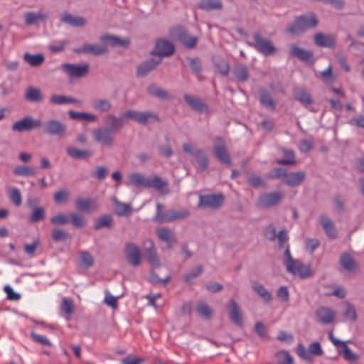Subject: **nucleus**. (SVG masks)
<instances>
[{"mask_svg": "<svg viewBox=\"0 0 364 364\" xmlns=\"http://www.w3.org/2000/svg\"><path fill=\"white\" fill-rule=\"evenodd\" d=\"M132 119L138 124L146 125L151 119L158 122L161 121L159 117L151 112H139L134 109H128L120 117L114 114H107L103 122L107 127H99L92 131L94 141L103 147L111 148L114 145V134L119 132L124 126L125 119Z\"/></svg>", "mask_w": 364, "mask_h": 364, "instance_id": "nucleus-1", "label": "nucleus"}, {"mask_svg": "<svg viewBox=\"0 0 364 364\" xmlns=\"http://www.w3.org/2000/svg\"><path fill=\"white\" fill-rule=\"evenodd\" d=\"M163 205L157 203L156 205V214L154 218L155 223L162 224L166 223H170L173 220L184 219L190 216V212L188 210H167L164 212L162 211Z\"/></svg>", "mask_w": 364, "mask_h": 364, "instance_id": "nucleus-2", "label": "nucleus"}, {"mask_svg": "<svg viewBox=\"0 0 364 364\" xmlns=\"http://www.w3.org/2000/svg\"><path fill=\"white\" fill-rule=\"evenodd\" d=\"M253 43H248L250 46L254 48L261 54L268 56L272 55L276 53V48L272 41L262 36L259 32H255L252 35Z\"/></svg>", "mask_w": 364, "mask_h": 364, "instance_id": "nucleus-3", "label": "nucleus"}, {"mask_svg": "<svg viewBox=\"0 0 364 364\" xmlns=\"http://www.w3.org/2000/svg\"><path fill=\"white\" fill-rule=\"evenodd\" d=\"M284 198V193L279 191L264 193L259 196L257 206L262 209H268L279 205Z\"/></svg>", "mask_w": 364, "mask_h": 364, "instance_id": "nucleus-4", "label": "nucleus"}, {"mask_svg": "<svg viewBox=\"0 0 364 364\" xmlns=\"http://www.w3.org/2000/svg\"><path fill=\"white\" fill-rule=\"evenodd\" d=\"M43 127V122L40 119H36L28 115L23 118L15 122L11 127L14 132L22 133L28 132L35 129H38Z\"/></svg>", "mask_w": 364, "mask_h": 364, "instance_id": "nucleus-5", "label": "nucleus"}, {"mask_svg": "<svg viewBox=\"0 0 364 364\" xmlns=\"http://www.w3.org/2000/svg\"><path fill=\"white\" fill-rule=\"evenodd\" d=\"M170 33L172 37L178 40L183 45L188 48L192 49L196 47L198 43V38L196 36H191L183 26H176L173 28Z\"/></svg>", "mask_w": 364, "mask_h": 364, "instance_id": "nucleus-6", "label": "nucleus"}, {"mask_svg": "<svg viewBox=\"0 0 364 364\" xmlns=\"http://www.w3.org/2000/svg\"><path fill=\"white\" fill-rule=\"evenodd\" d=\"M225 197L223 193L201 195L199 197L198 208L218 209L223 204Z\"/></svg>", "mask_w": 364, "mask_h": 364, "instance_id": "nucleus-7", "label": "nucleus"}, {"mask_svg": "<svg viewBox=\"0 0 364 364\" xmlns=\"http://www.w3.org/2000/svg\"><path fill=\"white\" fill-rule=\"evenodd\" d=\"M90 65L87 63L82 65L63 63L62 70L68 75L70 79L81 78L87 75Z\"/></svg>", "mask_w": 364, "mask_h": 364, "instance_id": "nucleus-8", "label": "nucleus"}, {"mask_svg": "<svg viewBox=\"0 0 364 364\" xmlns=\"http://www.w3.org/2000/svg\"><path fill=\"white\" fill-rule=\"evenodd\" d=\"M43 132L50 136L63 137L67 133V126L57 119H48L43 124Z\"/></svg>", "mask_w": 364, "mask_h": 364, "instance_id": "nucleus-9", "label": "nucleus"}, {"mask_svg": "<svg viewBox=\"0 0 364 364\" xmlns=\"http://www.w3.org/2000/svg\"><path fill=\"white\" fill-rule=\"evenodd\" d=\"M183 151L193 156L197 161L201 171H205L209 166V159L203 149H194L192 144L186 143L183 144Z\"/></svg>", "mask_w": 364, "mask_h": 364, "instance_id": "nucleus-10", "label": "nucleus"}, {"mask_svg": "<svg viewBox=\"0 0 364 364\" xmlns=\"http://www.w3.org/2000/svg\"><path fill=\"white\" fill-rule=\"evenodd\" d=\"M215 141V144L213 147L215 156L221 163L230 165L231 158L224 139L220 136H217Z\"/></svg>", "mask_w": 364, "mask_h": 364, "instance_id": "nucleus-11", "label": "nucleus"}, {"mask_svg": "<svg viewBox=\"0 0 364 364\" xmlns=\"http://www.w3.org/2000/svg\"><path fill=\"white\" fill-rule=\"evenodd\" d=\"M124 252L125 259L130 265L138 267L140 264L141 254L139 247L135 243L127 242Z\"/></svg>", "mask_w": 364, "mask_h": 364, "instance_id": "nucleus-12", "label": "nucleus"}, {"mask_svg": "<svg viewBox=\"0 0 364 364\" xmlns=\"http://www.w3.org/2000/svg\"><path fill=\"white\" fill-rule=\"evenodd\" d=\"M175 52V46L169 41L164 38L156 40L154 49L150 53L151 55L162 57L172 55Z\"/></svg>", "mask_w": 364, "mask_h": 364, "instance_id": "nucleus-13", "label": "nucleus"}, {"mask_svg": "<svg viewBox=\"0 0 364 364\" xmlns=\"http://www.w3.org/2000/svg\"><path fill=\"white\" fill-rule=\"evenodd\" d=\"M289 53L291 56L307 64L312 65L314 63V53L311 50H305L296 45H292L290 47Z\"/></svg>", "mask_w": 364, "mask_h": 364, "instance_id": "nucleus-14", "label": "nucleus"}, {"mask_svg": "<svg viewBox=\"0 0 364 364\" xmlns=\"http://www.w3.org/2000/svg\"><path fill=\"white\" fill-rule=\"evenodd\" d=\"M108 51L109 50L106 46L99 45L97 43H84L81 47L73 50V52L77 54L85 53L93 55H101L107 53Z\"/></svg>", "mask_w": 364, "mask_h": 364, "instance_id": "nucleus-15", "label": "nucleus"}, {"mask_svg": "<svg viewBox=\"0 0 364 364\" xmlns=\"http://www.w3.org/2000/svg\"><path fill=\"white\" fill-rule=\"evenodd\" d=\"M183 99L188 105L196 112L202 114H209L210 108L208 105L203 102V100L198 97H194L190 95H184Z\"/></svg>", "mask_w": 364, "mask_h": 364, "instance_id": "nucleus-16", "label": "nucleus"}, {"mask_svg": "<svg viewBox=\"0 0 364 364\" xmlns=\"http://www.w3.org/2000/svg\"><path fill=\"white\" fill-rule=\"evenodd\" d=\"M314 43L319 47L333 48L336 46L334 35L318 32L314 36Z\"/></svg>", "mask_w": 364, "mask_h": 364, "instance_id": "nucleus-17", "label": "nucleus"}, {"mask_svg": "<svg viewBox=\"0 0 364 364\" xmlns=\"http://www.w3.org/2000/svg\"><path fill=\"white\" fill-rule=\"evenodd\" d=\"M306 178L304 171L287 172L285 180L283 183L289 187H296L300 186Z\"/></svg>", "mask_w": 364, "mask_h": 364, "instance_id": "nucleus-18", "label": "nucleus"}, {"mask_svg": "<svg viewBox=\"0 0 364 364\" xmlns=\"http://www.w3.org/2000/svg\"><path fill=\"white\" fill-rule=\"evenodd\" d=\"M161 58L155 60L154 58H150L147 60L144 61L137 66L136 76L138 77H143L147 75L151 71L156 69V68L161 63Z\"/></svg>", "mask_w": 364, "mask_h": 364, "instance_id": "nucleus-19", "label": "nucleus"}, {"mask_svg": "<svg viewBox=\"0 0 364 364\" xmlns=\"http://www.w3.org/2000/svg\"><path fill=\"white\" fill-rule=\"evenodd\" d=\"M100 40L109 45L112 47H128L130 44V41L127 38L123 39L114 35L105 34L100 36Z\"/></svg>", "mask_w": 364, "mask_h": 364, "instance_id": "nucleus-20", "label": "nucleus"}, {"mask_svg": "<svg viewBox=\"0 0 364 364\" xmlns=\"http://www.w3.org/2000/svg\"><path fill=\"white\" fill-rule=\"evenodd\" d=\"M154 188L161 194H167L169 192L167 181L163 180L158 176H154L152 178H149L146 188Z\"/></svg>", "mask_w": 364, "mask_h": 364, "instance_id": "nucleus-21", "label": "nucleus"}, {"mask_svg": "<svg viewBox=\"0 0 364 364\" xmlns=\"http://www.w3.org/2000/svg\"><path fill=\"white\" fill-rule=\"evenodd\" d=\"M228 314L230 320L237 326H242V318L240 308L237 302L231 299L228 306Z\"/></svg>", "mask_w": 364, "mask_h": 364, "instance_id": "nucleus-22", "label": "nucleus"}, {"mask_svg": "<svg viewBox=\"0 0 364 364\" xmlns=\"http://www.w3.org/2000/svg\"><path fill=\"white\" fill-rule=\"evenodd\" d=\"M149 178L140 173H132L128 176V186H132L136 188H147Z\"/></svg>", "mask_w": 364, "mask_h": 364, "instance_id": "nucleus-23", "label": "nucleus"}, {"mask_svg": "<svg viewBox=\"0 0 364 364\" xmlns=\"http://www.w3.org/2000/svg\"><path fill=\"white\" fill-rule=\"evenodd\" d=\"M339 262L341 267L349 272H355L358 267L357 262L348 252L342 253Z\"/></svg>", "mask_w": 364, "mask_h": 364, "instance_id": "nucleus-24", "label": "nucleus"}, {"mask_svg": "<svg viewBox=\"0 0 364 364\" xmlns=\"http://www.w3.org/2000/svg\"><path fill=\"white\" fill-rule=\"evenodd\" d=\"M293 92L294 98L304 106L311 105L314 102L311 95L304 87H294Z\"/></svg>", "mask_w": 364, "mask_h": 364, "instance_id": "nucleus-25", "label": "nucleus"}, {"mask_svg": "<svg viewBox=\"0 0 364 364\" xmlns=\"http://www.w3.org/2000/svg\"><path fill=\"white\" fill-rule=\"evenodd\" d=\"M316 316L319 322L328 324L333 321L335 313L328 307L321 306L316 310Z\"/></svg>", "mask_w": 364, "mask_h": 364, "instance_id": "nucleus-26", "label": "nucleus"}, {"mask_svg": "<svg viewBox=\"0 0 364 364\" xmlns=\"http://www.w3.org/2000/svg\"><path fill=\"white\" fill-rule=\"evenodd\" d=\"M293 271L289 272L292 274H298L301 279H306L312 275L311 267L304 265L301 261L296 259L293 264Z\"/></svg>", "mask_w": 364, "mask_h": 364, "instance_id": "nucleus-27", "label": "nucleus"}, {"mask_svg": "<svg viewBox=\"0 0 364 364\" xmlns=\"http://www.w3.org/2000/svg\"><path fill=\"white\" fill-rule=\"evenodd\" d=\"M146 92L149 95L161 100H169L171 99V96L166 90L154 83L150 84L147 87Z\"/></svg>", "mask_w": 364, "mask_h": 364, "instance_id": "nucleus-28", "label": "nucleus"}, {"mask_svg": "<svg viewBox=\"0 0 364 364\" xmlns=\"http://www.w3.org/2000/svg\"><path fill=\"white\" fill-rule=\"evenodd\" d=\"M197 7L205 11H220L223 9V4L221 0H200Z\"/></svg>", "mask_w": 364, "mask_h": 364, "instance_id": "nucleus-29", "label": "nucleus"}, {"mask_svg": "<svg viewBox=\"0 0 364 364\" xmlns=\"http://www.w3.org/2000/svg\"><path fill=\"white\" fill-rule=\"evenodd\" d=\"M75 206L80 212H89L97 208V203L94 199L78 198L75 200Z\"/></svg>", "mask_w": 364, "mask_h": 364, "instance_id": "nucleus-30", "label": "nucleus"}, {"mask_svg": "<svg viewBox=\"0 0 364 364\" xmlns=\"http://www.w3.org/2000/svg\"><path fill=\"white\" fill-rule=\"evenodd\" d=\"M320 222L328 238L336 239L337 237V230L333 221L326 216H321Z\"/></svg>", "mask_w": 364, "mask_h": 364, "instance_id": "nucleus-31", "label": "nucleus"}, {"mask_svg": "<svg viewBox=\"0 0 364 364\" xmlns=\"http://www.w3.org/2000/svg\"><path fill=\"white\" fill-rule=\"evenodd\" d=\"M63 23L69 24L74 27H82L86 24V20L78 16H73L71 14L65 13L60 18Z\"/></svg>", "mask_w": 364, "mask_h": 364, "instance_id": "nucleus-32", "label": "nucleus"}, {"mask_svg": "<svg viewBox=\"0 0 364 364\" xmlns=\"http://www.w3.org/2000/svg\"><path fill=\"white\" fill-rule=\"evenodd\" d=\"M303 23L302 17H296L294 21L289 24L286 32L291 36H296L305 32L306 31Z\"/></svg>", "mask_w": 364, "mask_h": 364, "instance_id": "nucleus-33", "label": "nucleus"}, {"mask_svg": "<svg viewBox=\"0 0 364 364\" xmlns=\"http://www.w3.org/2000/svg\"><path fill=\"white\" fill-rule=\"evenodd\" d=\"M24 98L28 102H41L43 100V95L40 89L29 86L26 90Z\"/></svg>", "mask_w": 364, "mask_h": 364, "instance_id": "nucleus-34", "label": "nucleus"}, {"mask_svg": "<svg viewBox=\"0 0 364 364\" xmlns=\"http://www.w3.org/2000/svg\"><path fill=\"white\" fill-rule=\"evenodd\" d=\"M92 107L100 112H107L112 109L110 100L105 98H95L91 101Z\"/></svg>", "mask_w": 364, "mask_h": 364, "instance_id": "nucleus-35", "label": "nucleus"}, {"mask_svg": "<svg viewBox=\"0 0 364 364\" xmlns=\"http://www.w3.org/2000/svg\"><path fill=\"white\" fill-rule=\"evenodd\" d=\"M66 152L70 157L77 160L88 159L92 155V151L90 150H82L73 146L67 147Z\"/></svg>", "mask_w": 364, "mask_h": 364, "instance_id": "nucleus-36", "label": "nucleus"}, {"mask_svg": "<svg viewBox=\"0 0 364 364\" xmlns=\"http://www.w3.org/2000/svg\"><path fill=\"white\" fill-rule=\"evenodd\" d=\"M23 58L28 64L33 67H38L45 61L44 55L41 53L32 55L29 53H26Z\"/></svg>", "mask_w": 364, "mask_h": 364, "instance_id": "nucleus-37", "label": "nucleus"}, {"mask_svg": "<svg viewBox=\"0 0 364 364\" xmlns=\"http://www.w3.org/2000/svg\"><path fill=\"white\" fill-rule=\"evenodd\" d=\"M68 115L70 119L77 121L95 122L97 119V117L94 114L75 112L72 110L68 112Z\"/></svg>", "mask_w": 364, "mask_h": 364, "instance_id": "nucleus-38", "label": "nucleus"}, {"mask_svg": "<svg viewBox=\"0 0 364 364\" xmlns=\"http://www.w3.org/2000/svg\"><path fill=\"white\" fill-rule=\"evenodd\" d=\"M156 235L161 241H164L166 243H170V242L176 241V239L173 231L168 228L162 227L157 229Z\"/></svg>", "mask_w": 364, "mask_h": 364, "instance_id": "nucleus-39", "label": "nucleus"}, {"mask_svg": "<svg viewBox=\"0 0 364 364\" xmlns=\"http://www.w3.org/2000/svg\"><path fill=\"white\" fill-rule=\"evenodd\" d=\"M50 102L53 105H64L68 103L73 104H81L82 102L80 100L67 97L65 95H53L50 98Z\"/></svg>", "mask_w": 364, "mask_h": 364, "instance_id": "nucleus-40", "label": "nucleus"}, {"mask_svg": "<svg viewBox=\"0 0 364 364\" xmlns=\"http://www.w3.org/2000/svg\"><path fill=\"white\" fill-rule=\"evenodd\" d=\"M232 73L236 79L240 82H245L249 77L247 67L244 64L236 65L232 69Z\"/></svg>", "mask_w": 364, "mask_h": 364, "instance_id": "nucleus-41", "label": "nucleus"}, {"mask_svg": "<svg viewBox=\"0 0 364 364\" xmlns=\"http://www.w3.org/2000/svg\"><path fill=\"white\" fill-rule=\"evenodd\" d=\"M259 102L260 103L270 110L275 109V103L271 95V94L265 90H262L259 92Z\"/></svg>", "mask_w": 364, "mask_h": 364, "instance_id": "nucleus-42", "label": "nucleus"}, {"mask_svg": "<svg viewBox=\"0 0 364 364\" xmlns=\"http://www.w3.org/2000/svg\"><path fill=\"white\" fill-rule=\"evenodd\" d=\"M299 17L303 18V25L305 31L316 28L318 24V20L314 13L310 12L304 15H301Z\"/></svg>", "mask_w": 364, "mask_h": 364, "instance_id": "nucleus-43", "label": "nucleus"}, {"mask_svg": "<svg viewBox=\"0 0 364 364\" xmlns=\"http://www.w3.org/2000/svg\"><path fill=\"white\" fill-rule=\"evenodd\" d=\"M112 223L113 219L110 215H103L96 220L94 224V229L97 230L103 228H111Z\"/></svg>", "mask_w": 364, "mask_h": 364, "instance_id": "nucleus-44", "label": "nucleus"}, {"mask_svg": "<svg viewBox=\"0 0 364 364\" xmlns=\"http://www.w3.org/2000/svg\"><path fill=\"white\" fill-rule=\"evenodd\" d=\"M213 63L215 68L217 69L218 72L223 76L228 75L230 67L228 63L219 57H216L213 58Z\"/></svg>", "mask_w": 364, "mask_h": 364, "instance_id": "nucleus-45", "label": "nucleus"}, {"mask_svg": "<svg viewBox=\"0 0 364 364\" xmlns=\"http://www.w3.org/2000/svg\"><path fill=\"white\" fill-rule=\"evenodd\" d=\"M348 341H343V344H341L340 346L342 348L341 350H338V353L342 354L343 358L347 361H357L359 360V355L354 353L351 351V350L347 346L346 343Z\"/></svg>", "mask_w": 364, "mask_h": 364, "instance_id": "nucleus-46", "label": "nucleus"}, {"mask_svg": "<svg viewBox=\"0 0 364 364\" xmlns=\"http://www.w3.org/2000/svg\"><path fill=\"white\" fill-rule=\"evenodd\" d=\"M288 169L285 168H274L272 169L266 177L269 179H280L283 182L285 180Z\"/></svg>", "mask_w": 364, "mask_h": 364, "instance_id": "nucleus-47", "label": "nucleus"}, {"mask_svg": "<svg viewBox=\"0 0 364 364\" xmlns=\"http://www.w3.org/2000/svg\"><path fill=\"white\" fill-rule=\"evenodd\" d=\"M252 289L264 299V301L269 302L272 300V295L270 292L265 289L262 284L256 282L253 284Z\"/></svg>", "mask_w": 364, "mask_h": 364, "instance_id": "nucleus-48", "label": "nucleus"}, {"mask_svg": "<svg viewBox=\"0 0 364 364\" xmlns=\"http://www.w3.org/2000/svg\"><path fill=\"white\" fill-rule=\"evenodd\" d=\"M285 159H277L276 163L279 165H294L296 164L295 154L292 150L283 149Z\"/></svg>", "mask_w": 364, "mask_h": 364, "instance_id": "nucleus-49", "label": "nucleus"}, {"mask_svg": "<svg viewBox=\"0 0 364 364\" xmlns=\"http://www.w3.org/2000/svg\"><path fill=\"white\" fill-rule=\"evenodd\" d=\"M14 173L17 176H31L36 174V171L33 167L18 166L14 169Z\"/></svg>", "mask_w": 364, "mask_h": 364, "instance_id": "nucleus-50", "label": "nucleus"}, {"mask_svg": "<svg viewBox=\"0 0 364 364\" xmlns=\"http://www.w3.org/2000/svg\"><path fill=\"white\" fill-rule=\"evenodd\" d=\"M188 65L192 72L196 76H199L202 71V63L199 58H187Z\"/></svg>", "mask_w": 364, "mask_h": 364, "instance_id": "nucleus-51", "label": "nucleus"}, {"mask_svg": "<svg viewBox=\"0 0 364 364\" xmlns=\"http://www.w3.org/2000/svg\"><path fill=\"white\" fill-rule=\"evenodd\" d=\"M115 213L118 216L128 215L132 212V207L130 204L124 203L115 200Z\"/></svg>", "mask_w": 364, "mask_h": 364, "instance_id": "nucleus-52", "label": "nucleus"}, {"mask_svg": "<svg viewBox=\"0 0 364 364\" xmlns=\"http://www.w3.org/2000/svg\"><path fill=\"white\" fill-rule=\"evenodd\" d=\"M46 218L45 209L42 207L35 208L29 217V221L36 223Z\"/></svg>", "mask_w": 364, "mask_h": 364, "instance_id": "nucleus-53", "label": "nucleus"}, {"mask_svg": "<svg viewBox=\"0 0 364 364\" xmlns=\"http://www.w3.org/2000/svg\"><path fill=\"white\" fill-rule=\"evenodd\" d=\"M80 261L82 266L89 268L94 264L92 255L87 251H81L79 253Z\"/></svg>", "mask_w": 364, "mask_h": 364, "instance_id": "nucleus-54", "label": "nucleus"}, {"mask_svg": "<svg viewBox=\"0 0 364 364\" xmlns=\"http://www.w3.org/2000/svg\"><path fill=\"white\" fill-rule=\"evenodd\" d=\"M247 183L249 186L255 188H267V184L262 178L256 175H252L250 176L247 180Z\"/></svg>", "mask_w": 364, "mask_h": 364, "instance_id": "nucleus-55", "label": "nucleus"}, {"mask_svg": "<svg viewBox=\"0 0 364 364\" xmlns=\"http://www.w3.org/2000/svg\"><path fill=\"white\" fill-rule=\"evenodd\" d=\"M196 311L199 315L204 318H210L212 315L211 308L203 301H199L197 304Z\"/></svg>", "mask_w": 364, "mask_h": 364, "instance_id": "nucleus-56", "label": "nucleus"}, {"mask_svg": "<svg viewBox=\"0 0 364 364\" xmlns=\"http://www.w3.org/2000/svg\"><path fill=\"white\" fill-rule=\"evenodd\" d=\"M54 201L58 204L65 203L70 198L68 191L62 189L56 191L54 193Z\"/></svg>", "mask_w": 364, "mask_h": 364, "instance_id": "nucleus-57", "label": "nucleus"}, {"mask_svg": "<svg viewBox=\"0 0 364 364\" xmlns=\"http://www.w3.org/2000/svg\"><path fill=\"white\" fill-rule=\"evenodd\" d=\"M68 216L71 219L72 225L75 228H82L86 225V221L83 217L77 213H70Z\"/></svg>", "mask_w": 364, "mask_h": 364, "instance_id": "nucleus-58", "label": "nucleus"}, {"mask_svg": "<svg viewBox=\"0 0 364 364\" xmlns=\"http://www.w3.org/2000/svg\"><path fill=\"white\" fill-rule=\"evenodd\" d=\"M203 270L202 265H198L195 269L190 270L183 277L186 283H189L193 279L199 276Z\"/></svg>", "mask_w": 364, "mask_h": 364, "instance_id": "nucleus-59", "label": "nucleus"}, {"mask_svg": "<svg viewBox=\"0 0 364 364\" xmlns=\"http://www.w3.org/2000/svg\"><path fill=\"white\" fill-rule=\"evenodd\" d=\"M284 257H285V261H284V265L286 266L287 272H292L293 271V264L295 263V261L296 259H294L290 253V249L288 244H287V247H285L284 250Z\"/></svg>", "mask_w": 364, "mask_h": 364, "instance_id": "nucleus-60", "label": "nucleus"}, {"mask_svg": "<svg viewBox=\"0 0 364 364\" xmlns=\"http://www.w3.org/2000/svg\"><path fill=\"white\" fill-rule=\"evenodd\" d=\"M108 173L109 171L107 167L104 166H97L95 170L92 172L91 175L95 178L102 181L108 175Z\"/></svg>", "mask_w": 364, "mask_h": 364, "instance_id": "nucleus-61", "label": "nucleus"}, {"mask_svg": "<svg viewBox=\"0 0 364 364\" xmlns=\"http://www.w3.org/2000/svg\"><path fill=\"white\" fill-rule=\"evenodd\" d=\"M9 198L16 206H20L22 203L21 195L17 188H11L9 194Z\"/></svg>", "mask_w": 364, "mask_h": 364, "instance_id": "nucleus-62", "label": "nucleus"}, {"mask_svg": "<svg viewBox=\"0 0 364 364\" xmlns=\"http://www.w3.org/2000/svg\"><path fill=\"white\" fill-rule=\"evenodd\" d=\"M60 308L63 312L68 315H70L74 312V304L70 298H63Z\"/></svg>", "mask_w": 364, "mask_h": 364, "instance_id": "nucleus-63", "label": "nucleus"}, {"mask_svg": "<svg viewBox=\"0 0 364 364\" xmlns=\"http://www.w3.org/2000/svg\"><path fill=\"white\" fill-rule=\"evenodd\" d=\"M255 331L258 336L262 339H268L267 328L263 323L258 321L255 325Z\"/></svg>", "mask_w": 364, "mask_h": 364, "instance_id": "nucleus-64", "label": "nucleus"}]
</instances>
